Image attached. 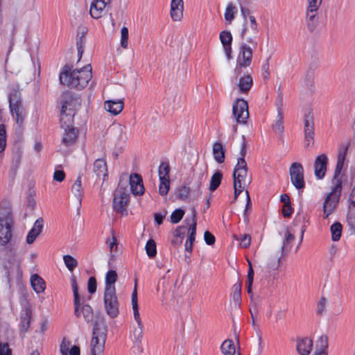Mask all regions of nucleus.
Instances as JSON below:
<instances>
[{"label": "nucleus", "mask_w": 355, "mask_h": 355, "mask_svg": "<svg viewBox=\"0 0 355 355\" xmlns=\"http://www.w3.org/2000/svg\"><path fill=\"white\" fill-rule=\"evenodd\" d=\"M246 154V145L243 140L240 150V157L237 159V163L233 172L234 179V200H236L238 196L244 191L245 188L250 184L252 180L251 175L248 171L247 163L245 160Z\"/></svg>", "instance_id": "nucleus-1"}, {"label": "nucleus", "mask_w": 355, "mask_h": 355, "mask_svg": "<svg viewBox=\"0 0 355 355\" xmlns=\"http://www.w3.org/2000/svg\"><path fill=\"white\" fill-rule=\"evenodd\" d=\"M92 77V67L90 64H87L83 68L73 71H71L66 66L60 73V81L62 85L68 87L82 89L87 85Z\"/></svg>", "instance_id": "nucleus-2"}, {"label": "nucleus", "mask_w": 355, "mask_h": 355, "mask_svg": "<svg viewBox=\"0 0 355 355\" xmlns=\"http://www.w3.org/2000/svg\"><path fill=\"white\" fill-rule=\"evenodd\" d=\"M107 338V327L103 320H96L90 343L91 355H103Z\"/></svg>", "instance_id": "nucleus-3"}, {"label": "nucleus", "mask_w": 355, "mask_h": 355, "mask_svg": "<svg viewBox=\"0 0 355 355\" xmlns=\"http://www.w3.org/2000/svg\"><path fill=\"white\" fill-rule=\"evenodd\" d=\"M71 286L73 293V301L75 305L74 313L77 318L83 317L84 320L89 323L94 318V313L92 307L88 304H83L80 302V299L78 291V284L74 276L71 277Z\"/></svg>", "instance_id": "nucleus-4"}, {"label": "nucleus", "mask_w": 355, "mask_h": 355, "mask_svg": "<svg viewBox=\"0 0 355 355\" xmlns=\"http://www.w3.org/2000/svg\"><path fill=\"white\" fill-rule=\"evenodd\" d=\"M334 186L331 192L326 196L323 203V215L327 218L336 209L341 194L342 183L340 180L333 182Z\"/></svg>", "instance_id": "nucleus-5"}, {"label": "nucleus", "mask_w": 355, "mask_h": 355, "mask_svg": "<svg viewBox=\"0 0 355 355\" xmlns=\"http://www.w3.org/2000/svg\"><path fill=\"white\" fill-rule=\"evenodd\" d=\"M130 200V195L127 188L124 187L120 182L119 187L114 191L112 207L115 211L123 216L128 214L127 207Z\"/></svg>", "instance_id": "nucleus-6"}, {"label": "nucleus", "mask_w": 355, "mask_h": 355, "mask_svg": "<svg viewBox=\"0 0 355 355\" xmlns=\"http://www.w3.org/2000/svg\"><path fill=\"white\" fill-rule=\"evenodd\" d=\"M13 220L10 214L0 213V245L5 246L11 240Z\"/></svg>", "instance_id": "nucleus-7"}, {"label": "nucleus", "mask_w": 355, "mask_h": 355, "mask_svg": "<svg viewBox=\"0 0 355 355\" xmlns=\"http://www.w3.org/2000/svg\"><path fill=\"white\" fill-rule=\"evenodd\" d=\"M252 58V49L245 43L240 45L239 53L236 60V67L234 73L237 76L242 73V68L249 67L251 64Z\"/></svg>", "instance_id": "nucleus-8"}, {"label": "nucleus", "mask_w": 355, "mask_h": 355, "mask_svg": "<svg viewBox=\"0 0 355 355\" xmlns=\"http://www.w3.org/2000/svg\"><path fill=\"white\" fill-rule=\"evenodd\" d=\"M258 25L256 19L253 15L249 16V21H245L243 24V28L241 31V37L245 38L246 41L256 46L257 42L256 37L258 34Z\"/></svg>", "instance_id": "nucleus-9"}, {"label": "nucleus", "mask_w": 355, "mask_h": 355, "mask_svg": "<svg viewBox=\"0 0 355 355\" xmlns=\"http://www.w3.org/2000/svg\"><path fill=\"white\" fill-rule=\"evenodd\" d=\"M170 166L167 162H162L158 168L159 180V193L161 196H166L170 189L169 178Z\"/></svg>", "instance_id": "nucleus-10"}, {"label": "nucleus", "mask_w": 355, "mask_h": 355, "mask_svg": "<svg viewBox=\"0 0 355 355\" xmlns=\"http://www.w3.org/2000/svg\"><path fill=\"white\" fill-rule=\"evenodd\" d=\"M289 175L292 184L297 189H303L304 188V168L300 163L294 162L291 165Z\"/></svg>", "instance_id": "nucleus-11"}, {"label": "nucleus", "mask_w": 355, "mask_h": 355, "mask_svg": "<svg viewBox=\"0 0 355 355\" xmlns=\"http://www.w3.org/2000/svg\"><path fill=\"white\" fill-rule=\"evenodd\" d=\"M104 304L107 313L112 318L119 313V302L116 291H104Z\"/></svg>", "instance_id": "nucleus-12"}, {"label": "nucleus", "mask_w": 355, "mask_h": 355, "mask_svg": "<svg viewBox=\"0 0 355 355\" xmlns=\"http://www.w3.org/2000/svg\"><path fill=\"white\" fill-rule=\"evenodd\" d=\"M233 115L237 123H245L249 116L248 106L245 101L238 99L233 106Z\"/></svg>", "instance_id": "nucleus-13"}, {"label": "nucleus", "mask_w": 355, "mask_h": 355, "mask_svg": "<svg viewBox=\"0 0 355 355\" xmlns=\"http://www.w3.org/2000/svg\"><path fill=\"white\" fill-rule=\"evenodd\" d=\"M304 141L305 148H309L314 143V123L313 116L310 113L304 116Z\"/></svg>", "instance_id": "nucleus-14"}, {"label": "nucleus", "mask_w": 355, "mask_h": 355, "mask_svg": "<svg viewBox=\"0 0 355 355\" xmlns=\"http://www.w3.org/2000/svg\"><path fill=\"white\" fill-rule=\"evenodd\" d=\"M294 234L287 230L285 233L284 239L281 248L282 255L277 259L276 261H272L268 263V268L270 269L275 270L278 268L281 257L286 256L290 251V250L291 249V243L294 241Z\"/></svg>", "instance_id": "nucleus-15"}, {"label": "nucleus", "mask_w": 355, "mask_h": 355, "mask_svg": "<svg viewBox=\"0 0 355 355\" xmlns=\"http://www.w3.org/2000/svg\"><path fill=\"white\" fill-rule=\"evenodd\" d=\"M111 0H93L89 12L94 19H99L104 15L110 7Z\"/></svg>", "instance_id": "nucleus-16"}, {"label": "nucleus", "mask_w": 355, "mask_h": 355, "mask_svg": "<svg viewBox=\"0 0 355 355\" xmlns=\"http://www.w3.org/2000/svg\"><path fill=\"white\" fill-rule=\"evenodd\" d=\"M328 158L326 155L321 154L318 155L314 162V174L319 179H322L327 171Z\"/></svg>", "instance_id": "nucleus-17"}, {"label": "nucleus", "mask_w": 355, "mask_h": 355, "mask_svg": "<svg viewBox=\"0 0 355 355\" xmlns=\"http://www.w3.org/2000/svg\"><path fill=\"white\" fill-rule=\"evenodd\" d=\"M129 184L132 195L141 196L144 193V186L141 176L137 173H133L130 175Z\"/></svg>", "instance_id": "nucleus-18"}, {"label": "nucleus", "mask_w": 355, "mask_h": 355, "mask_svg": "<svg viewBox=\"0 0 355 355\" xmlns=\"http://www.w3.org/2000/svg\"><path fill=\"white\" fill-rule=\"evenodd\" d=\"M62 106L66 107V112L75 114V112L80 107V100L78 97L67 94L64 96Z\"/></svg>", "instance_id": "nucleus-19"}, {"label": "nucleus", "mask_w": 355, "mask_h": 355, "mask_svg": "<svg viewBox=\"0 0 355 355\" xmlns=\"http://www.w3.org/2000/svg\"><path fill=\"white\" fill-rule=\"evenodd\" d=\"M10 110L17 124L21 125L24 121V114L21 103L18 101H14L11 98H9Z\"/></svg>", "instance_id": "nucleus-20"}, {"label": "nucleus", "mask_w": 355, "mask_h": 355, "mask_svg": "<svg viewBox=\"0 0 355 355\" xmlns=\"http://www.w3.org/2000/svg\"><path fill=\"white\" fill-rule=\"evenodd\" d=\"M124 103L123 100H108L104 103L105 110L112 115H117L123 109Z\"/></svg>", "instance_id": "nucleus-21"}, {"label": "nucleus", "mask_w": 355, "mask_h": 355, "mask_svg": "<svg viewBox=\"0 0 355 355\" xmlns=\"http://www.w3.org/2000/svg\"><path fill=\"white\" fill-rule=\"evenodd\" d=\"M220 40L223 46V49L225 51V53L227 57V58L230 60L232 58L231 53H232V36L230 31H222L220 33Z\"/></svg>", "instance_id": "nucleus-22"}, {"label": "nucleus", "mask_w": 355, "mask_h": 355, "mask_svg": "<svg viewBox=\"0 0 355 355\" xmlns=\"http://www.w3.org/2000/svg\"><path fill=\"white\" fill-rule=\"evenodd\" d=\"M347 151V146H343V148L339 150L337 158V163L334 171V175L333 179V182H336V180H339L338 179V176L341 172L343 167L344 166V162L345 160V157Z\"/></svg>", "instance_id": "nucleus-23"}, {"label": "nucleus", "mask_w": 355, "mask_h": 355, "mask_svg": "<svg viewBox=\"0 0 355 355\" xmlns=\"http://www.w3.org/2000/svg\"><path fill=\"white\" fill-rule=\"evenodd\" d=\"M313 341L309 338H300L297 343V350L300 355H309L312 350Z\"/></svg>", "instance_id": "nucleus-24"}, {"label": "nucleus", "mask_w": 355, "mask_h": 355, "mask_svg": "<svg viewBox=\"0 0 355 355\" xmlns=\"http://www.w3.org/2000/svg\"><path fill=\"white\" fill-rule=\"evenodd\" d=\"M252 83V78L249 74H247L239 78L236 87L241 93L246 94L251 89Z\"/></svg>", "instance_id": "nucleus-25"}, {"label": "nucleus", "mask_w": 355, "mask_h": 355, "mask_svg": "<svg viewBox=\"0 0 355 355\" xmlns=\"http://www.w3.org/2000/svg\"><path fill=\"white\" fill-rule=\"evenodd\" d=\"M74 114L66 112V107L62 106L60 114V124L62 128L67 130L73 128Z\"/></svg>", "instance_id": "nucleus-26"}, {"label": "nucleus", "mask_w": 355, "mask_h": 355, "mask_svg": "<svg viewBox=\"0 0 355 355\" xmlns=\"http://www.w3.org/2000/svg\"><path fill=\"white\" fill-rule=\"evenodd\" d=\"M93 171L98 178H101L105 180L107 175V164L104 159H97L94 163Z\"/></svg>", "instance_id": "nucleus-27"}, {"label": "nucleus", "mask_w": 355, "mask_h": 355, "mask_svg": "<svg viewBox=\"0 0 355 355\" xmlns=\"http://www.w3.org/2000/svg\"><path fill=\"white\" fill-rule=\"evenodd\" d=\"M318 10L307 8L306 24L310 31H313L318 24Z\"/></svg>", "instance_id": "nucleus-28"}, {"label": "nucleus", "mask_w": 355, "mask_h": 355, "mask_svg": "<svg viewBox=\"0 0 355 355\" xmlns=\"http://www.w3.org/2000/svg\"><path fill=\"white\" fill-rule=\"evenodd\" d=\"M117 279V273L115 270H109L105 275V291H116L115 282Z\"/></svg>", "instance_id": "nucleus-29"}, {"label": "nucleus", "mask_w": 355, "mask_h": 355, "mask_svg": "<svg viewBox=\"0 0 355 355\" xmlns=\"http://www.w3.org/2000/svg\"><path fill=\"white\" fill-rule=\"evenodd\" d=\"M77 139V132L73 128L64 130L62 143L67 146L73 145Z\"/></svg>", "instance_id": "nucleus-30"}, {"label": "nucleus", "mask_w": 355, "mask_h": 355, "mask_svg": "<svg viewBox=\"0 0 355 355\" xmlns=\"http://www.w3.org/2000/svg\"><path fill=\"white\" fill-rule=\"evenodd\" d=\"M31 284L33 290L37 293L44 292L45 289V282L38 275H33L31 277Z\"/></svg>", "instance_id": "nucleus-31"}, {"label": "nucleus", "mask_w": 355, "mask_h": 355, "mask_svg": "<svg viewBox=\"0 0 355 355\" xmlns=\"http://www.w3.org/2000/svg\"><path fill=\"white\" fill-rule=\"evenodd\" d=\"M213 155L214 159L218 164H222L225 161V149L221 143L216 142L213 146Z\"/></svg>", "instance_id": "nucleus-32"}, {"label": "nucleus", "mask_w": 355, "mask_h": 355, "mask_svg": "<svg viewBox=\"0 0 355 355\" xmlns=\"http://www.w3.org/2000/svg\"><path fill=\"white\" fill-rule=\"evenodd\" d=\"M196 217V210L195 209H192V223L190 225V227L189 228V236L188 239L187 240L191 243H193L196 239L197 226Z\"/></svg>", "instance_id": "nucleus-33"}, {"label": "nucleus", "mask_w": 355, "mask_h": 355, "mask_svg": "<svg viewBox=\"0 0 355 355\" xmlns=\"http://www.w3.org/2000/svg\"><path fill=\"white\" fill-rule=\"evenodd\" d=\"M71 191L73 195L78 200L79 203L80 204L82 198L83 196V189L81 184L80 178L78 177L76 180L74 182L73 184L71 187Z\"/></svg>", "instance_id": "nucleus-34"}, {"label": "nucleus", "mask_w": 355, "mask_h": 355, "mask_svg": "<svg viewBox=\"0 0 355 355\" xmlns=\"http://www.w3.org/2000/svg\"><path fill=\"white\" fill-rule=\"evenodd\" d=\"M112 236L108 238L106 241L107 244L109 246L110 254L112 257H115L119 254L117 240L114 235V231H112Z\"/></svg>", "instance_id": "nucleus-35"}, {"label": "nucleus", "mask_w": 355, "mask_h": 355, "mask_svg": "<svg viewBox=\"0 0 355 355\" xmlns=\"http://www.w3.org/2000/svg\"><path fill=\"white\" fill-rule=\"evenodd\" d=\"M220 349L224 355H233L236 351L235 345L232 340H225L220 346Z\"/></svg>", "instance_id": "nucleus-36"}, {"label": "nucleus", "mask_w": 355, "mask_h": 355, "mask_svg": "<svg viewBox=\"0 0 355 355\" xmlns=\"http://www.w3.org/2000/svg\"><path fill=\"white\" fill-rule=\"evenodd\" d=\"M330 230L331 234V239L334 241H339L342 234V225L338 222H336L331 225Z\"/></svg>", "instance_id": "nucleus-37"}, {"label": "nucleus", "mask_w": 355, "mask_h": 355, "mask_svg": "<svg viewBox=\"0 0 355 355\" xmlns=\"http://www.w3.org/2000/svg\"><path fill=\"white\" fill-rule=\"evenodd\" d=\"M236 12H237L236 7L234 5H233L232 3H230L227 6L224 16H225V20L229 24H230L232 21V20L234 19L235 14L236 13Z\"/></svg>", "instance_id": "nucleus-38"}, {"label": "nucleus", "mask_w": 355, "mask_h": 355, "mask_svg": "<svg viewBox=\"0 0 355 355\" xmlns=\"http://www.w3.org/2000/svg\"><path fill=\"white\" fill-rule=\"evenodd\" d=\"M283 118H284L283 112L280 108H278L277 119H276L275 124L273 125V130L275 132H278V133L283 132V130H284Z\"/></svg>", "instance_id": "nucleus-39"}, {"label": "nucleus", "mask_w": 355, "mask_h": 355, "mask_svg": "<svg viewBox=\"0 0 355 355\" xmlns=\"http://www.w3.org/2000/svg\"><path fill=\"white\" fill-rule=\"evenodd\" d=\"M223 175L220 171L216 172L211 178L209 190L215 191L221 182Z\"/></svg>", "instance_id": "nucleus-40"}, {"label": "nucleus", "mask_w": 355, "mask_h": 355, "mask_svg": "<svg viewBox=\"0 0 355 355\" xmlns=\"http://www.w3.org/2000/svg\"><path fill=\"white\" fill-rule=\"evenodd\" d=\"M184 6H171L170 15L171 19L175 21H180L183 17Z\"/></svg>", "instance_id": "nucleus-41"}, {"label": "nucleus", "mask_w": 355, "mask_h": 355, "mask_svg": "<svg viewBox=\"0 0 355 355\" xmlns=\"http://www.w3.org/2000/svg\"><path fill=\"white\" fill-rule=\"evenodd\" d=\"M242 283L237 281L232 286V299L236 304H239L241 300Z\"/></svg>", "instance_id": "nucleus-42"}, {"label": "nucleus", "mask_w": 355, "mask_h": 355, "mask_svg": "<svg viewBox=\"0 0 355 355\" xmlns=\"http://www.w3.org/2000/svg\"><path fill=\"white\" fill-rule=\"evenodd\" d=\"M234 239L240 241V246L243 248H247L250 245L251 236L249 234H243L241 236H234Z\"/></svg>", "instance_id": "nucleus-43"}, {"label": "nucleus", "mask_w": 355, "mask_h": 355, "mask_svg": "<svg viewBox=\"0 0 355 355\" xmlns=\"http://www.w3.org/2000/svg\"><path fill=\"white\" fill-rule=\"evenodd\" d=\"M128 29L125 26H123L121 29V40L120 44L123 49H128Z\"/></svg>", "instance_id": "nucleus-44"}, {"label": "nucleus", "mask_w": 355, "mask_h": 355, "mask_svg": "<svg viewBox=\"0 0 355 355\" xmlns=\"http://www.w3.org/2000/svg\"><path fill=\"white\" fill-rule=\"evenodd\" d=\"M63 260L66 267L69 271H73L78 265L77 261L71 255H64Z\"/></svg>", "instance_id": "nucleus-45"}, {"label": "nucleus", "mask_w": 355, "mask_h": 355, "mask_svg": "<svg viewBox=\"0 0 355 355\" xmlns=\"http://www.w3.org/2000/svg\"><path fill=\"white\" fill-rule=\"evenodd\" d=\"M143 331H144L143 323L137 324V326L134 327L133 331H132V334H133L135 340L139 344L141 343V340L143 338Z\"/></svg>", "instance_id": "nucleus-46"}, {"label": "nucleus", "mask_w": 355, "mask_h": 355, "mask_svg": "<svg viewBox=\"0 0 355 355\" xmlns=\"http://www.w3.org/2000/svg\"><path fill=\"white\" fill-rule=\"evenodd\" d=\"M190 189L186 186L180 187L176 191V196L180 200H186L189 194Z\"/></svg>", "instance_id": "nucleus-47"}, {"label": "nucleus", "mask_w": 355, "mask_h": 355, "mask_svg": "<svg viewBox=\"0 0 355 355\" xmlns=\"http://www.w3.org/2000/svg\"><path fill=\"white\" fill-rule=\"evenodd\" d=\"M146 251L149 257H154L157 254L156 244L153 239H150L146 244Z\"/></svg>", "instance_id": "nucleus-48"}, {"label": "nucleus", "mask_w": 355, "mask_h": 355, "mask_svg": "<svg viewBox=\"0 0 355 355\" xmlns=\"http://www.w3.org/2000/svg\"><path fill=\"white\" fill-rule=\"evenodd\" d=\"M317 349L315 352H327L328 340L326 336H321L317 340Z\"/></svg>", "instance_id": "nucleus-49"}, {"label": "nucleus", "mask_w": 355, "mask_h": 355, "mask_svg": "<svg viewBox=\"0 0 355 355\" xmlns=\"http://www.w3.org/2000/svg\"><path fill=\"white\" fill-rule=\"evenodd\" d=\"M6 146V130L3 124L0 125V153H2Z\"/></svg>", "instance_id": "nucleus-50"}, {"label": "nucleus", "mask_w": 355, "mask_h": 355, "mask_svg": "<svg viewBox=\"0 0 355 355\" xmlns=\"http://www.w3.org/2000/svg\"><path fill=\"white\" fill-rule=\"evenodd\" d=\"M184 211L181 209H175L171 215V220L173 223H179L183 218Z\"/></svg>", "instance_id": "nucleus-51"}, {"label": "nucleus", "mask_w": 355, "mask_h": 355, "mask_svg": "<svg viewBox=\"0 0 355 355\" xmlns=\"http://www.w3.org/2000/svg\"><path fill=\"white\" fill-rule=\"evenodd\" d=\"M71 343L69 340L64 338L62 343L60 346V351L62 355H68L69 352V349L70 347Z\"/></svg>", "instance_id": "nucleus-52"}, {"label": "nucleus", "mask_w": 355, "mask_h": 355, "mask_svg": "<svg viewBox=\"0 0 355 355\" xmlns=\"http://www.w3.org/2000/svg\"><path fill=\"white\" fill-rule=\"evenodd\" d=\"M87 289L89 293L93 294L96 291V280L94 277H90L87 282Z\"/></svg>", "instance_id": "nucleus-53"}, {"label": "nucleus", "mask_w": 355, "mask_h": 355, "mask_svg": "<svg viewBox=\"0 0 355 355\" xmlns=\"http://www.w3.org/2000/svg\"><path fill=\"white\" fill-rule=\"evenodd\" d=\"M43 228V220L42 218L37 219L31 230L33 232L37 234L38 235L41 233L42 230Z\"/></svg>", "instance_id": "nucleus-54"}, {"label": "nucleus", "mask_w": 355, "mask_h": 355, "mask_svg": "<svg viewBox=\"0 0 355 355\" xmlns=\"http://www.w3.org/2000/svg\"><path fill=\"white\" fill-rule=\"evenodd\" d=\"M84 45H85V42L83 40V36H82L76 43L79 60L81 59L83 53Z\"/></svg>", "instance_id": "nucleus-55"}, {"label": "nucleus", "mask_w": 355, "mask_h": 355, "mask_svg": "<svg viewBox=\"0 0 355 355\" xmlns=\"http://www.w3.org/2000/svg\"><path fill=\"white\" fill-rule=\"evenodd\" d=\"M327 300L324 297H321L318 303V313L321 314L325 309Z\"/></svg>", "instance_id": "nucleus-56"}, {"label": "nucleus", "mask_w": 355, "mask_h": 355, "mask_svg": "<svg viewBox=\"0 0 355 355\" xmlns=\"http://www.w3.org/2000/svg\"><path fill=\"white\" fill-rule=\"evenodd\" d=\"M204 239L207 245H212L215 242V237L209 231L205 232Z\"/></svg>", "instance_id": "nucleus-57"}, {"label": "nucleus", "mask_w": 355, "mask_h": 355, "mask_svg": "<svg viewBox=\"0 0 355 355\" xmlns=\"http://www.w3.org/2000/svg\"><path fill=\"white\" fill-rule=\"evenodd\" d=\"M347 220L350 225H355V209H349L347 214Z\"/></svg>", "instance_id": "nucleus-58"}, {"label": "nucleus", "mask_w": 355, "mask_h": 355, "mask_svg": "<svg viewBox=\"0 0 355 355\" xmlns=\"http://www.w3.org/2000/svg\"><path fill=\"white\" fill-rule=\"evenodd\" d=\"M133 316L137 324L142 323L141 318L139 312V306L132 307Z\"/></svg>", "instance_id": "nucleus-59"}, {"label": "nucleus", "mask_w": 355, "mask_h": 355, "mask_svg": "<svg viewBox=\"0 0 355 355\" xmlns=\"http://www.w3.org/2000/svg\"><path fill=\"white\" fill-rule=\"evenodd\" d=\"M308 8L318 10L322 3V0H308Z\"/></svg>", "instance_id": "nucleus-60"}, {"label": "nucleus", "mask_w": 355, "mask_h": 355, "mask_svg": "<svg viewBox=\"0 0 355 355\" xmlns=\"http://www.w3.org/2000/svg\"><path fill=\"white\" fill-rule=\"evenodd\" d=\"M65 174L63 171H55L53 174V179L58 182L64 180Z\"/></svg>", "instance_id": "nucleus-61"}, {"label": "nucleus", "mask_w": 355, "mask_h": 355, "mask_svg": "<svg viewBox=\"0 0 355 355\" xmlns=\"http://www.w3.org/2000/svg\"><path fill=\"white\" fill-rule=\"evenodd\" d=\"M31 311L29 308H25L21 311V319L31 320Z\"/></svg>", "instance_id": "nucleus-62"}, {"label": "nucleus", "mask_w": 355, "mask_h": 355, "mask_svg": "<svg viewBox=\"0 0 355 355\" xmlns=\"http://www.w3.org/2000/svg\"><path fill=\"white\" fill-rule=\"evenodd\" d=\"M38 234L33 232V230H31L26 236V242L28 244H32L35 239L37 237Z\"/></svg>", "instance_id": "nucleus-63"}, {"label": "nucleus", "mask_w": 355, "mask_h": 355, "mask_svg": "<svg viewBox=\"0 0 355 355\" xmlns=\"http://www.w3.org/2000/svg\"><path fill=\"white\" fill-rule=\"evenodd\" d=\"M0 355H11V350L7 344L3 346L0 344Z\"/></svg>", "instance_id": "nucleus-64"}]
</instances>
